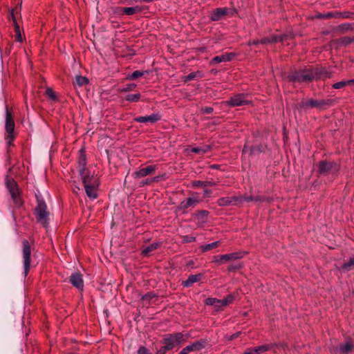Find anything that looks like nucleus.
I'll return each mask as SVG.
<instances>
[{"instance_id":"obj_16","label":"nucleus","mask_w":354,"mask_h":354,"mask_svg":"<svg viewBox=\"0 0 354 354\" xmlns=\"http://www.w3.org/2000/svg\"><path fill=\"white\" fill-rule=\"evenodd\" d=\"M242 257L240 253L234 252L231 254H226L220 256H215L214 257V262L217 264H221L224 261H230L232 260L239 259Z\"/></svg>"},{"instance_id":"obj_42","label":"nucleus","mask_w":354,"mask_h":354,"mask_svg":"<svg viewBox=\"0 0 354 354\" xmlns=\"http://www.w3.org/2000/svg\"><path fill=\"white\" fill-rule=\"evenodd\" d=\"M144 75V72L143 71H135L134 72H133L130 76H129V79L130 80H136L140 77H142V75Z\"/></svg>"},{"instance_id":"obj_10","label":"nucleus","mask_w":354,"mask_h":354,"mask_svg":"<svg viewBox=\"0 0 354 354\" xmlns=\"http://www.w3.org/2000/svg\"><path fill=\"white\" fill-rule=\"evenodd\" d=\"M82 183L84 185L99 186L97 177L94 174H91L88 170L80 173Z\"/></svg>"},{"instance_id":"obj_3","label":"nucleus","mask_w":354,"mask_h":354,"mask_svg":"<svg viewBox=\"0 0 354 354\" xmlns=\"http://www.w3.org/2000/svg\"><path fill=\"white\" fill-rule=\"evenodd\" d=\"M15 121L13 116L9 112L8 107H6V123H5V129L6 132V135L5 136V139L6 140L7 145L10 146L12 145V142L15 138Z\"/></svg>"},{"instance_id":"obj_35","label":"nucleus","mask_w":354,"mask_h":354,"mask_svg":"<svg viewBox=\"0 0 354 354\" xmlns=\"http://www.w3.org/2000/svg\"><path fill=\"white\" fill-rule=\"evenodd\" d=\"M209 212L206 210H201L196 215V219L199 221L205 222Z\"/></svg>"},{"instance_id":"obj_25","label":"nucleus","mask_w":354,"mask_h":354,"mask_svg":"<svg viewBox=\"0 0 354 354\" xmlns=\"http://www.w3.org/2000/svg\"><path fill=\"white\" fill-rule=\"evenodd\" d=\"M202 277L201 274L189 275L187 280L183 281L182 284L187 288L191 287L194 283L199 281Z\"/></svg>"},{"instance_id":"obj_44","label":"nucleus","mask_w":354,"mask_h":354,"mask_svg":"<svg viewBox=\"0 0 354 354\" xmlns=\"http://www.w3.org/2000/svg\"><path fill=\"white\" fill-rule=\"evenodd\" d=\"M268 201V199L263 196H254V202L255 203H263Z\"/></svg>"},{"instance_id":"obj_61","label":"nucleus","mask_w":354,"mask_h":354,"mask_svg":"<svg viewBox=\"0 0 354 354\" xmlns=\"http://www.w3.org/2000/svg\"><path fill=\"white\" fill-rule=\"evenodd\" d=\"M352 82V84H354V79L353 80H351Z\"/></svg>"},{"instance_id":"obj_58","label":"nucleus","mask_w":354,"mask_h":354,"mask_svg":"<svg viewBox=\"0 0 354 354\" xmlns=\"http://www.w3.org/2000/svg\"><path fill=\"white\" fill-rule=\"evenodd\" d=\"M212 167L213 168H218V166L217 165H213Z\"/></svg>"},{"instance_id":"obj_8","label":"nucleus","mask_w":354,"mask_h":354,"mask_svg":"<svg viewBox=\"0 0 354 354\" xmlns=\"http://www.w3.org/2000/svg\"><path fill=\"white\" fill-rule=\"evenodd\" d=\"M234 299V296L232 295H228L226 297L223 299H218L216 298L209 297L205 299V304L208 306H214L216 308H220L225 306L232 303Z\"/></svg>"},{"instance_id":"obj_15","label":"nucleus","mask_w":354,"mask_h":354,"mask_svg":"<svg viewBox=\"0 0 354 354\" xmlns=\"http://www.w3.org/2000/svg\"><path fill=\"white\" fill-rule=\"evenodd\" d=\"M314 70V75L315 80H325L327 78H331L333 75V72L328 68L321 67V68H315Z\"/></svg>"},{"instance_id":"obj_21","label":"nucleus","mask_w":354,"mask_h":354,"mask_svg":"<svg viewBox=\"0 0 354 354\" xmlns=\"http://www.w3.org/2000/svg\"><path fill=\"white\" fill-rule=\"evenodd\" d=\"M160 120V115L158 113H153L150 115L140 116L134 118L137 122H149L153 124Z\"/></svg>"},{"instance_id":"obj_48","label":"nucleus","mask_w":354,"mask_h":354,"mask_svg":"<svg viewBox=\"0 0 354 354\" xmlns=\"http://www.w3.org/2000/svg\"><path fill=\"white\" fill-rule=\"evenodd\" d=\"M337 15H340L343 18H350V17H351V15L353 14H350L348 12H342V13H339V14H337Z\"/></svg>"},{"instance_id":"obj_52","label":"nucleus","mask_w":354,"mask_h":354,"mask_svg":"<svg viewBox=\"0 0 354 354\" xmlns=\"http://www.w3.org/2000/svg\"><path fill=\"white\" fill-rule=\"evenodd\" d=\"M158 180H159V177L158 176H156V177H154L153 178H150L149 179V182H151V183H153V182H158Z\"/></svg>"},{"instance_id":"obj_20","label":"nucleus","mask_w":354,"mask_h":354,"mask_svg":"<svg viewBox=\"0 0 354 354\" xmlns=\"http://www.w3.org/2000/svg\"><path fill=\"white\" fill-rule=\"evenodd\" d=\"M287 35L281 34H276L269 37H266L261 41V44H267L270 43H278L287 41Z\"/></svg>"},{"instance_id":"obj_49","label":"nucleus","mask_w":354,"mask_h":354,"mask_svg":"<svg viewBox=\"0 0 354 354\" xmlns=\"http://www.w3.org/2000/svg\"><path fill=\"white\" fill-rule=\"evenodd\" d=\"M243 354H255V352L253 348H248Z\"/></svg>"},{"instance_id":"obj_24","label":"nucleus","mask_w":354,"mask_h":354,"mask_svg":"<svg viewBox=\"0 0 354 354\" xmlns=\"http://www.w3.org/2000/svg\"><path fill=\"white\" fill-rule=\"evenodd\" d=\"M77 164H78L79 173H82V171H85L88 170L86 168V155L84 154V152L83 151V150L80 151Z\"/></svg>"},{"instance_id":"obj_55","label":"nucleus","mask_w":354,"mask_h":354,"mask_svg":"<svg viewBox=\"0 0 354 354\" xmlns=\"http://www.w3.org/2000/svg\"><path fill=\"white\" fill-rule=\"evenodd\" d=\"M240 268V266H232V267H230V268H229V270H235V269H236V268Z\"/></svg>"},{"instance_id":"obj_56","label":"nucleus","mask_w":354,"mask_h":354,"mask_svg":"<svg viewBox=\"0 0 354 354\" xmlns=\"http://www.w3.org/2000/svg\"><path fill=\"white\" fill-rule=\"evenodd\" d=\"M248 152V146H245L243 149V153H246Z\"/></svg>"},{"instance_id":"obj_5","label":"nucleus","mask_w":354,"mask_h":354,"mask_svg":"<svg viewBox=\"0 0 354 354\" xmlns=\"http://www.w3.org/2000/svg\"><path fill=\"white\" fill-rule=\"evenodd\" d=\"M35 215L37 221L41 223L44 227L48 224L49 212L47 211V206L44 201H37V205L35 208Z\"/></svg>"},{"instance_id":"obj_38","label":"nucleus","mask_w":354,"mask_h":354,"mask_svg":"<svg viewBox=\"0 0 354 354\" xmlns=\"http://www.w3.org/2000/svg\"><path fill=\"white\" fill-rule=\"evenodd\" d=\"M354 266V257L344 263L342 268L346 270H350Z\"/></svg>"},{"instance_id":"obj_27","label":"nucleus","mask_w":354,"mask_h":354,"mask_svg":"<svg viewBox=\"0 0 354 354\" xmlns=\"http://www.w3.org/2000/svg\"><path fill=\"white\" fill-rule=\"evenodd\" d=\"M214 185H216V183L213 181L195 180L192 182V186L194 187H205Z\"/></svg>"},{"instance_id":"obj_2","label":"nucleus","mask_w":354,"mask_h":354,"mask_svg":"<svg viewBox=\"0 0 354 354\" xmlns=\"http://www.w3.org/2000/svg\"><path fill=\"white\" fill-rule=\"evenodd\" d=\"M288 80L292 82H310L315 80L313 68H305L296 71L288 76Z\"/></svg>"},{"instance_id":"obj_18","label":"nucleus","mask_w":354,"mask_h":354,"mask_svg":"<svg viewBox=\"0 0 354 354\" xmlns=\"http://www.w3.org/2000/svg\"><path fill=\"white\" fill-rule=\"evenodd\" d=\"M156 169L155 165H149L145 168H141L139 170L133 172V176L136 178H140L147 176L152 174Z\"/></svg>"},{"instance_id":"obj_1","label":"nucleus","mask_w":354,"mask_h":354,"mask_svg":"<svg viewBox=\"0 0 354 354\" xmlns=\"http://www.w3.org/2000/svg\"><path fill=\"white\" fill-rule=\"evenodd\" d=\"M187 339L188 335L183 334V333L166 335L161 340V344H163V346L157 349L156 354H165L167 351L174 348L180 346L182 344L185 342Z\"/></svg>"},{"instance_id":"obj_45","label":"nucleus","mask_w":354,"mask_h":354,"mask_svg":"<svg viewBox=\"0 0 354 354\" xmlns=\"http://www.w3.org/2000/svg\"><path fill=\"white\" fill-rule=\"evenodd\" d=\"M138 354H151L145 346H140L138 351Z\"/></svg>"},{"instance_id":"obj_19","label":"nucleus","mask_w":354,"mask_h":354,"mask_svg":"<svg viewBox=\"0 0 354 354\" xmlns=\"http://www.w3.org/2000/svg\"><path fill=\"white\" fill-rule=\"evenodd\" d=\"M70 282L78 290H83L84 281L82 276L79 272L73 273L70 277Z\"/></svg>"},{"instance_id":"obj_23","label":"nucleus","mask_w":354,"mask_h":354,"mask_svg":"<svg viewBox=\"0 0 354 354\" xmlns=\"http://www.w3.org/2000/svg\"><path fill=\"white\" fill-rule=\"evenodd\" d=\"M234 57V54L233 53H226L225 54L214 57L212 59V63L229 62L231 61Z\"/></svg>"},{"instance_id":"obj_22","label":"nucleus","mask_w":354,"mask_h":354,"mask_svg":"<svg viewBox=\"0 0 354 354\" xmlns=\"http://www.w3.org/2000/svg\"><path fill=\"white\" fill-rule=\"evenodd\" d=\"M279 346L284 348L283 344H277L276 343H270V344H268L261 345V346H257V347H255L253 348L254 350L255 354H261L262 353L266 352L272 349L274 347H278Z\"/></svg>"},{"instance_id":"obj_41","label":"nucleus","mask_w":354,"mask_h":354,"mask_svg":"<svg viewBox=\"0 0 354 354\" xmlns=\"http://www.w3.org/2000/svg\"><path fill=\"white\" fill-rule=\"evenodd\" d=\"M76 82L79 86H83L88 83V79L83 76H77Z\"/></svg>"},{"instance_id":"obj_37","label":"nucleus","mask_w":354,"mask_h":354,"mask_svg":"<svg viewBox=\"0 0 354 354\" xmlns=\"http://www.w3.org/2000/svg\"><path fill=\"white\" fill-rule=\"evenodd\" d=\"M15 41L17 42L21 43L23 42L22 35L19 29V26L17 24L15 26Z\"/></svg>"},{"instance_id":"obj_26","label":"nucleus","mask_w":354,"mask_h":354,"mask_svg":"<svg viewBox=\"0 0 354 354\" xmlns=\"http://www.w3.org/2000/svg\"><path fill=\"white\" fill-rule=\"evenodd\" d=\"M86 194L91 199H95L97 197V189L98 186L84 185Z\"/></svg>"},{"instance_id":"obj_46","label":"nucleus","mask_w":354,"mask_h":354,"mask_svg":"<svg viewBox=\"0 0 354 354\" xmlns=\"http://www.w3.org/2000/svg\"><path fill=\"white\" fill-rule=\"evenodd\" d=\"M202 111L204 113L210 114L213 112V108H212L210 106H207V107L203 108Z\"/></svg>"},{"instance_id":"obj_28","label":"nucleus","mask_w":354,"mask_h":354,"mask_svg":"<svg viewBox=\"0 0 354 354\" xmlns=\"http://www.w3.org/2000/svg\"><path fill=\"white\" fill-rule=\"evenodd\" d=\"M159 246H160V243H158V242L153 243L151 245H149V246L144 248L142 251V254L144 256H147L151 252L156 250Z\"/></svg>"},{"instance_id":"obj_36","label":"nucleus","mask_w":354,"mask_h":354,"mask_svg":"<svg viewBox=\"0 0 354 354\" xmlns=\"http://www.w3.org/2000/svg\"><path fill=\"white\" fill-rule=\"evenodd\" d=\"M232 205L241 206L243 203V196L230 197Z\"/></svg>"},{"instance_id":"obj_32","label":"nucleus","mask_w":354,"mask_h":354,"mask_svg":"<svg viewBox=\"0 0 354 354\" xmlns=\"http://www.w3.org/2000/svg\"><path fill=\"white\" fill-rule=\"evenodd\" d=\"M203 76V73L201 71H196L189 73L188 75L184 77L185 82H188L194 80L196 77H202Z\"/></svg>"},{"instance_id":"obj_50","label":"nucleus","mask_w":354,"mask_h":354,"mask_svg":"<svg viewBox=\"0 0 354 354\" xmlns=\"http://www.w3.org/2000/svg\"><path fill=\"white\" fill-rule=\"evenodd\" d=\"M204 194L207 196H209L212 194V191L210 189H205Z\"/></svg>"},{"instance_id":"obj_13","label":"nucleus","mask_w":354,"mask_h":354,"mask_svg":"<svg viewBox=\"0 0 354 354\" xmlns=\"http://www.w3.org/2000/svg\"><path fill=\"white\" fill-rule=\"evenodd\" d=\"M318 172L321 174H328L329 173H334L337 171L336 165L330 162L321 161L318 166Z\"/></svg>"},{"instance_id":"obj_51","label":"nucleus","mask_w":354,"mask_h":354,"mask_svg":"<svg viewBox=\"0 0 354 354\" xmlns=\"http://www.w3.org/2000/svg\"><path fill=\"white\" fill-rule=\"evenodd\" d=\"M239 334H240V333H236L232 335L230 339H234L237 338L239 336Z\"/></svg>"},{"instance_id":"obj_29","label":"nucleus","mask_w":354,"mask_h":354,"mask_svg":"<svg viewBox=\"0 0 354 354\" xmlns=\"http://www.w3.org/2000/svg\"><path fill=\"white\" fill-rule=\"evenodd\" d=\"M352 82L351 80L340 81L333 84L332 87L335 89L343 88L348 85L352 84Z\"/></svg>"},{"instance_id":"obj_7","label":"nucleus","mask_w":354,"mask_h":354,"mask_svg":"<svg viewBox=\"0 0 354 354\" xmlns=\"http://www.w3.org/2000/svg\"><path fill=\"white\" fill-rule=\"evenodd\" d=\"M333 102V100H309L307 101H303L299 104L300 108L305 107H310V108H317L319 109H322L326 106H330Z\"/></svg>"},{"instance_id":"obj_30","label":"nucleus","mask_w":354,"mask_h":354,"mask_svg":"<svg viewBox=\"0 0 354 354\" xmlns=\"http://www.w3.org/2000/svg\"><path fill=\"white\" fill-rule=\"evenodd\" d=\"M220 243L221 242L219 241H216L211 243L203 245L201 247V248L202 251L206 252L217 248L220 245Z\"/></svg>"},{"instance_id":"obj_59","label":"nucleus","mask_w":354,"mask_h":354,"mask_svg":"<svg viewBox=\"0 0 354 354\" xmlns=\"http://www.w3.org/2000/svg\"><path fill=\"white\" fill-rule=\"evenodd\" d=\"M191 239H192V241H194V240H195V237H192V238H191Z\"/></svg>"},{"instance_id":"obj_12","label":"nucleus","mask_w":354,"mask_h":354,"mask_svg":"<svg viewBox=\"0 0 354 354\" xmlns=\"http://www.w3.org/2000/svg\"><path fill=\"white\" fill-rule=\"evenodd\" d=\"M354 349V342L351 340L346 341L339 344L337 347L331 349L333 354H348Z\"/></svg>"},{"instance_id":"obj_39","label":"nucleus","mask_w":354,"mask_h":354,"mask_svg":"<svg viewBox=\"0 0 354 354\" xmlns=\"http://www.w3.org/2000/svg\"><path fill=\"white\" fill-rule=\"evenodd\" d=\"M140 95L139 93L129 94L127 96L126 99L129 102H137L140 100Z\"/></svg>"},{"instance_id":"obj_14","label":"nucleus","mask_w":354,"mask_h":354,"mask_svg":"<svg viewBox=\"0 0 354 354\" xmlns=\"http://www.w3.org/2000/svg\"><path fill=\"white\" fill-rule=\"evenodd\" d=\"M205 343L203 340L196 341L183 348L179 354H189L192 352H196L205 348Z\"/></svg>"},{"instance_id":"obj_33","label":"nucleus","mask_w":354,"mask_h":354,"mask_svg":"<svg viewBox=\"0 0 354 354\" xmlns=\"http://www.w3.org/2000/svg\"><path fill=\"white\" fill-rule=\"evenodd\" d=\"M140 8L138 6L136 7H126L123 8V12L127 15H132L136 12H140Z\"/></svg>"},{"instance_id":"obj_11","label":"nucleus","mask_w":354,"mask_h":354,"mask_svg":"<svg viewBox=\"0 0 354 354\" xmlns=\"http://www.w3.org/2000/svg\"><path fill=\"white\" fill-rule=\"evenodd\" d=\"M226 103L230 106H239L248 104L250 101L247 99L245 94H237L232 97Z\"/></svg>"},{"instance_id":"obj_40","label":"nucleus","mask_w":354,"mask_h":354,"mask_svg":"<svg viewBox=\"0 0 354 354\" xmlns=\"http://www.w3.org/2000/svg\"><path fill=\"white\" fill-rule=\"evenodd\" d=\"M350 29H351V24L348 23L341 24L337 28V30L342 32H344Z\"/></svg>"},{"instance_id":"obj_60","label":"nucleus","mask_w":354,"mask_h":354,"mask_svg":"<svg viewBox=\"0 0 354 354\" xmlns=\"http://www.w3.org/2000/svg\"><path fill=\"white\" fill-rule=\"evenodd\" d=\"M254 45L259 44L258 42H254Z\"/></svg>"},{"instance_id":"obj_31","label":"nucleus","mask_w":354,"mask_h":354,"mask_svg":"<svg viewBox=\"0 0 354 354\" xmlns=\"http://www.w3.org/2000/svg\"><path fill=\"white\" fill-rule=\"evenodd\" d=\"M209 150V146L197 147H193L190 149V151L198 154H204Z\"/></svg>"},{"instance_id":"obj_34","label":"nucleus","mask_w":354,"mask_h":354,"mask_svg":"<svg viewBox=\"0 0 354 354\" xmlns=\"http://www.w3.org/2000/svg\"><path fill=\"white\" fill-rule=\"evenodd\" d=\"M218 205L221 207L232 205V201L230 197H223L217 201Z\"/></svg>"},{"instance_id":"obj_4","label":"nucleus","mask_w":354,"mask_h":354,"mask_svg":"<svg viewBox=\"0 0 354 354\" xmlns=\"http://www.w3.org/2000/svg\"><path fill=\"white\" fill-rule=\"evenodd\" d=\"M6 185L15 206L17 207H21L23 204V202L21 198L19 187L15 180L13 178H9L8 176L6 178Z\"/></svg>"},{"instance_id":"obj_53","label":"nucleus","mask_w":354,"mask_h":354,"mask_svg":"<svg viewBox=\"0 0 354 354\" xmlns=\"http://www.w3.org/2000/svg\"><path fill=\"white\" fill-rule=\"evenodd\" d=\"M335 15H333V13H328L327 15H326L324 16V17H326V18H329V17H334ZM319 17H324V16H319Z\"/></svg>"},{"instance_id":"obj_17","label":"nucleus","mask_w":354,"mask_h":354,"mask_svg":"<svg viewBox=\"0 0 354 354\" xmlns=\"http://www.w3.org/2000/svg\"><path fill=\"white\" fill-rule=\"evenodd\" d=\"M200 203V200L195 196L189 197L183 201L178 205V209L180 210H185L190 207H194L196 204Z\"/></svg>"},{"instance_id":"obj_6","label":"nucleus","mask_w":354,"mask_h":354,"mask_svg":"<svg viewBox=\"0 0 354 354\" xmlns=\"http://www.w3.org/2000/svg\"><path fill=\"white\" fill-rule=\"evenodd\" d=\"M31 245L30 242L24 239L22 241V257L24 263V276L26 277L30 270L31 261Z\"/></svg>"},{"instance_id":"obj_43","label":"nucleus","mask_w":354,"mask_h":354,"mask_svg":"<svg viewBox=\"0 0 354 354\" xmlns=\"http://www.w3.org/2000/svg\"><path fill=\"white\" fill-rule=\"evenodd\" d=\"M46 93L49 98H50L53 100H55L56 99L55 93L51 88H48L46 91Z\"/></svg>"},{"instance_id":"obj_47","label":"nucleus","mask_w":354,"mask_h":354,"mask_svg":"<svg viewBox=\"0 0 354 354\" xmlns=\"http://www.w3.org/2000/svg\"><path fill=\"white\" fill-rule=\"evenodd\" d=\"M243 201H245V202H252V201H254V196H246V195H244L243 196Z\"/></svg>"},{"instance_id":"obj_57","label":"nucleus","mask_w":354,"mask_h":354,"mask_svg":"<svg viewBox=\"0 0 354 354\" xmlns=\"http://www.w3.org/2000/svg\"><path fill=\"white\" fill-rule=\"evenodd\" d=\"M250 153L253 154V153H255L256 149L255 148H250Z\"/></svg>"},{"instance_id":"obj_54","label":"nucleus","mask_w":354,"mask_h":354,"mask_svg":"<svg viewBox=\"0 0 354 354\" xmlns=\"http://www.w3.org/2000/svg\"><path fill=\"white\" fill-rule=\"evenodd\" d=\"M141 183L142 185H145L151 183V182H149V179H147V180L142 181Z\"/></svg>"},{"instance_id":"obj_9","label":"nucleus","mask_w":354,"mask_h":354,"mask_svg":"<svg viewBox=\"0 0 354 354\" xmlns=\"http://www.w3.org/2000/svg\"><path fill=\"white\" fill-rule=\"evenodd\" d=\"M234 11L227 8H218L212 11L210 18L212 21H219L225 16H232Z\"/></svg>"}]
</instances>
